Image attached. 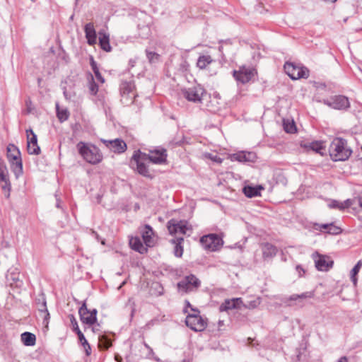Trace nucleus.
Instances as JSON below:
<instances>
[{"label": "nucleus", "mask_w": 362, "mask_h": 362, "mask_svg": "<svg viewBox=\"0 0 362 362\" xmlns=\"http://www.w3.org/2000/svg\"><path fill=\"white\" fill-rule=\"evenodd\" d=\"M329 153L332 160L344 161L349 158L352 153V150L348 146L346 139L336 137L329 145Z\"/></svg>", "instance_id": "obj_1"}, {"label": "nucleus", "mask_w": 362, "mask_h": 362, "mask_svg": "<svg viewBox=\"0 0 362 362\" xmlns=\"http://www.w3.org/2000/svg\"><path fill=\"white\" fill-rule=\"evenodd\" d=\"M77 148L79 153L86 162L95 165L102 161L103 154L95 146L80 141L77 144Z\"/></svg>", "instance_id": "obj_2"}, {"label": "nucleus", "mask_w": 362, "mask_h": 362, "mask_svg": "<svg viewBox=\"0 0 362 362\" xmlns=\"http://www.w3.org/2000/svg\"><path fill=\"white\" fill-rule=\"evenodd\" d=\"M147 154L141 152L140 150L135 151L130 161L131 167L138 173L144 176L149 177V171L147 166Z\"/></svg>", "instance_id": "obj_3"}, {"label": "nucleus", "mask_w": 362, "mask_h": 362, "mask_svg": "<svg viewBox=\"0 0 362 362\" xmlns=\"http://www.w3.org/2000/svg\"><path fill=\"white\" fill-rule=\"evenodd\" d=\"M7 158L11 163L12 170L16 177L23 174V163L21 152L14 144H8L7 146Z\"/></svg>", "instance_id": "obj_4"}, {"label": "nucleus", "mask_w": 362, "mask_h": 362, "mask_svg": "<svg viewBox=\"0 0 362 362\" xmlns=\"http://www.w3.org/2000/svg\"><path fill=\"white\" fill-rule=\"evenodd\" d=\"M182 93L186 100L194 103H202L206 95V90L199 84L184 88L182 90Z\"/></svg>", "instance_id": "obj_5"}, {"label": "nucleus", "mask_w": 362, "mask_h": 362, "mask_svg": "<svg viewBox=\"0 0 362 362\" xmlns=\"http://www.w3.org/2000/svg\"><path fill=\"white\" fill-rule=\"evenodd\" d=\"M192 313H188L185 320L186 325L195 332H201L206 327V321L199 315L197 309L192 308Z\"/></svg>", "instance_id": "obj_6"}, {"label": "nucleus", "mask_w": 362, "mask_h": 362, "mask_svg": "<svg viewBox=\"0 0 362 362\" xmlns=\"http://www.w3.org/2000/svg\"><path fill=\"white\" fill-rule=\"evenodd\" d=\"M121 101L125 105L134 103L136 96L135 85L132 81H122L120 84Z\"/></svg>", "instance_id": "obj_7"}, {"label": "nucleus", "mask_w": 362, "mask_h": 362, "mask_svg": "<svg viewBox=\"0 0 362 362\" xmlns=\"http://www.w3.org/2000/svg\"><path fill=\"white\" fill-rule=\"evenodd\" d=\"M284 70L286 74L293 80L299 78H307L309 76V70L300 65L293 63L286 62L284 64Z\"/></svg>", "instance_id": "obj_8"}, {"label": "nucleus", "mask_w": 362, "mask_h": 362, "mask_svg": "<svg viewBox=\"0 0 362 362\" xmlns=\"http://www.w3.org/2000/svg\"><path fill=\"white\" fill-rule=\"evenodd\" d=\"M257 74L255 69L243 66L238 70L233 71V76L238 82L243 84L248 83Z\"/></svg>", "instance_id": "obj_9"}, {"label": "nucleus", "mask_w": 362, "mask_h": 362, "mask_svg": "<svg viewBox=\"0 0 362 362\" xmlns=\"http://www.w3.org/2000/svg\"><path fill=\"white\" fill-rule=\"evenodd\" d=\"M168 229L169 233L173 234L185 235L188 231L191 232L192 228L185 221H177L171 219L168 223Z\"/></svg>", "instance_id": "obj_10"}, {"label": "nucleus", "mask_w": 362, "mask_h": 362, "mask_svg": "<svg viewBox=\"0 0 362 362\" xmlns=\"http://www.w3.org/2000/svg\"><path fill=\"white\" fill-rule=\"evenodd\" d=\"M200 243L204 249L215 251L222 245V240L218 235L211 233L202 236Z\"/></svg>", "instance_id": "obj_11"}, {"label": "nucleus", "mask_w": 362, "mask_h": 362, "mask_svg": "<svg viewBox=\"0 0 362 362\" xmlns=\"http://www.w3.org/2000/svg\"><path fill=\"white\" fill-rule=\"evenodd\" d=\"M139 231L146 247H151L155 245L157 237L151 226L148 224L140 226Z\"/></svg>", "instance_id": "obj_12"}, {"label": "nucleus", "mask_w": 362, "mask_h": 362, "mask_svg": "<svg viewBox=\"0 0 362 362\" xmlns=\"http://www.w3.org/2000/svg\"><path fill=\"white\" fill-rule=\"evenodd\" d=\"M200 285V281L194 275L186 276L183 280L177 284V287L180 291L183 292H189L194 288H197Z\"/></svg>", "instance_id": "obj_13"}, {"label": "nucleus", "mask_w": 362, "mask_h": 362, "mask_svg": "<svg viewBox=\"0 0 362 362\" xmlns=\"http://www.w3.org/2000/svg\"><path fill=\"white\" fill-rule=\"evenodd\" d=\"M0 185L5 196L9 197L11 183L8 178V173L6 165L0 159Z\"/></svg>", "instance_id": "obj_14"}, {"label": "nucleus", "mask_w": 362, "mask_h": 362, "mask_svg": "<svg viewBox=\"0 0 362 362\" xmlns=\"http://www.w3.org/2000/svg\"><path fill=\"white\" fill-rule=\"evenodd\" d=\"M27 135V150L30 155H39L40 153V148L37 144V135L32 129L26 130Z\"/></svg>", "instance_id": "obj_15"}, {"label": "nucleus", "mask_w": 362, "mask_h": 362, "mask_svg": "<svg viewBox=\"0 0 362 362\" xmlns=\"http://www.w3.org/2000/svg\"><path fill=\"white\" fill-rule=\"evenodd\" d=\"M315 267L322 272L328 271L333 266V261L327 256L316 254L313 255Z\"/></svg>", "instance_id": "obj_16"}, {"label": "nucleus", "mask_w": 362, "mask_h": 362, "mask_svg": "<svg viewBox=\"0 0 362 362\" xmlns=\"http://www.w3.org/2000/svg\"><path fill=\"white\" fill-rule=\"evenodd\" d=\"M148 160L155 164H163L165 163L167 158L166 150L164 148H157L150 151L147 154Z\"/></svg>", "instance_id": "obj_17"}, {"label": "nucleus", "mask_w": 362, "mask_h": 362, "mask_svg": "<svg viewBox=\"0 0 362 362\" xmlns=\"http://www.w3.org/2000/svg\"><path fill=\"white\" fill-rule=\"evenodd\" d=\"M325 103L331 107L337 110H344L349 107L348 98L343 95H336L325 102Z\"/></svg>", "instance_id": "obj_18"}, {"label": "nucleus", "mask_w": 362, "mask_h": 362, "mask_svg": "<svg viewBox=\"0 0 362 362\" xmlns=\"http://www.w3.org/2000/svg\"><path fill=\"white\" fill-rule=\"evenodd\" d=\"M102 141L105 146L109 148L111 151L117 153H124L127 150L126 143L119 139L114 140H105L102 139Z\"/></svg>", "instance_id": "obj_19"}, {"label": "nucleus", "mask_w": 362, "mask_h": 362, "mask_svg": "<svg viewBox=\"0 0 362 362\" xmlns=\"http://www.w3.org/2000/svg\"><path fill=\"white\" fill-rule=\"evenodd\" d=\"M315 296V292L307 291L304 292L301 294H293L289 297H285L282 299L283 303H284L286 306H295L296 303H293V301H296V300H302L307 298H312Z\"/></svg>", "instance_id": "obj_20"}, {"label": "nucleus", "mask_w": 362, "mask_h": 362, "mask_svg": "<svg viewBox=\"0 0 362 362\" xmlns=\"http://www.w3.org/2000/svg\"><path fill=\"white\" fill-rule=\"evenodd\" d=\"M240 303H243V300L241 298L226 299L220 305L219 310L221 312H225L232 309H238L241 308Z\"/></svg>", "instance_id": "obj_21"}, {"label": "nucleus", "mask_w": 362, "mask_h": 362, "mask_svg": "<svg viewBox=\"0 0 362 362\" xmlns=\"http://www.w3.org/2000/svg\"><path fill=\"white\" fill-rule=\"evenodd\" d=\"M256 158V154L250 151H240L232 156V160L238 162H255Z\"/></svg>", "instance_id": "obj_22"}, {"label": "nucleus", "mask_w": 362, "mask_h": 362, "mask_svg": "<svg viewBox=\"0 0 362 362\" xmlns=\"http://www.w3.org/2000/svg\"><path fill=\"white\" fill-rule=\"evenodd\" d=\"M37 308L41 315V317L43 318L44 323L48 324L49 313L47 308V303L44 296L37 299Z\"/></svg>", "instance_id": "obj_23"}, {"label": "nucleus", "mask_w": 362, "mask_h": 362, "mask_svg": "<svg viewBox=\"0 0 362 362\" xmlns=\"http://www.w3.org/2000/svg\"><path fill=\"white\" fill-rule=\"evenodd\" d=\"M84 31L88 44L95 45L97 41V35L93 24L92 23H87L85 25Z\"/></svg>", "instance_id": "obj_24"}, {"label": "nucleus", "mask_w": 362, "mask_h": 362, "mask_svg": "<svg viewBox=\"0 0 362 362\" xmlns=\"http://www.w3.org/2000/svg\"><path fill=\"white\" fill-rule=\"evenodd\" d=\"M98 34L100 48L105 52H110L112 50V47L110 44L109 34L104 30H100Z\"/></svg>", "instance_id": "obj_25"}, {"label": "nucleus", "mask_w": 362, "mask_h": 362, "mask_svg": "<svg viewBox=\"0 0 362 362\" xmlns=\"http://www.w3.org/2000/svg\"><path fill=\"white\" fill-rule=\"evenodd\" d=\"M129 245L134 250L141 254H144L147 252L148 247H146V245L144 246L143 245L139 237L132 238L129 240Z\"/></svg>", "instance_id": "obj_26"}, {"label": "nucleus", "mask_w": 362, "mask_h": 362, "mask_svg": "<svg viewBox=\"0 0 362 362\" xmlns=\"http://www.w3.org/2000/svg\"><path fill=\"white\" fill-rule=\"evenodd\" d=\"M262 189H264V187L262 185H247L243 187V192L246 197L251 198L260 196V192Z\"/></svg>", "instance_id": "obj_27"}, {"label": "nucleus", "mask_w": 362, "mask_h": 362, "mask_svg": "<svg viewBox=\"0 0 362 362\" xmlns=\"http://www.w3.org/2000/svg\"><path fill=\"white\" fill-rule=\"evenodd\" d=\"M305 148L310 149L316 153L323 154L322 151H324L325 149V146L324 145V142L319 141H315L312 142L305 143L301 145Z\"/></svg>", "instance_id": "obj_28"}, {"label": "nucleus", "mask_w": 362, "mask_h": 362, "mask_svg": "<svg viewBox=\"0 0 362 362\" xmlns=\"http://www.w3.org/2000/svg\"><path fill=\"white\" fill-rule=\"evenodd\" d=\"M262 251L264 259H269L276 255L277 249L274 245L267 243L262 245Z\"/></svg>", "instance_id": "obj_29"}, {"label": "nucleus", "mask_w": 362, "mask_h": 362, "mask_svg": "<svg viewBox=\"0 0 362 362\" xmlns=\"http://www.w3.org/2000/svg\"><path fill=\"white\" fill-rule=\"evenodd\" d=\"M352 205V200L351 199H346L344 202H339L337 200H332L329 204V207L330 209H337L339 210H344L345 209H347L350 207Z\"/></svg>", "instance_id": "obj_30"}, {"label": "nucleus", "mask_w": 362, "mask_h": 362, "mask_svg": "<svg viewBox=\"0 0 362 362\" xmlns=\"http://www.w3.org/2000/svg\"><path fill=\"white\" fill-rule=\"evenodd\" d=\"M210 55L204 54L199 57L197 62V66L200 69H204L206 66L213 62Z\"/></svg>", "instance_id": "obj_31"}, {"label": "nucleus", "mask_w": 362, "mask_h": 362, "mask_svg": "<svg viewBox=\"0 0 362 362\" xmlns=\"http://www.w3.org/2000/svg\"><path fill=\"white\" fill-rule=\"evenodd\" d=\"M21 340L25 346H34L35 344L36 337L34 334L25 332L21 334Z\"/></svg>", "instance_id": "obj_32"}, {"label": "nucleus", "mask_w": 362, "mask_h": 362, "mask_svg": "<svg viewBox=\"0 0 362 362\" xmlns=\"http://www.w3.org/2000/svg\"><path fill=\"white\" fill-rule=\"evenodd\" d=\"M261 303L259 297H253L252 299L247 300L245 303H240L242 306L247 309H254L257 308Z\"/></svg>", "instance_id": "obj_33"}, {"label": "nucleus", "mask_w": 362, "mask_h": 362, "mask_svg": "<svg viewBox=\"0 0 362 362\" xmlns=\"http://www.w3.org/2000/svg\"><path fill=\"white\" fill-rule=\"evenodd\" d=\"M184 240L183 238H177L176 240H173V243L175 245L174 248V254L176 257H180L183 254V248L181 245L182 241Z\"/></svg>", "instance_id": "obj_34"}, {"label": "nucleus", "mask_w": 362, "mask_h": 362, "mask_svg": "<svg viewBox=\"0 0 362 362\" xmlns=\"http://www.w3.org/2000/svg\"><path fill=\"white\" fill-rule=\"evenodd\" d=\"M57 116L61 122H63L68 119L69 112L66 109H60L59 105H56Z\"/></svg>", "instance_id": "obj_35"}, {"label": "nucleus", "mask_w": 362, "mask_h": 362, "mask_svg": "<svg viewBox=\"0 0 362 362\" xmlns=\"http://www.w3.org/2000/svg\"><path fill=\"white\" fill-rule=\"evenodd\" d=\"M78 313L80 315L81 320L85 324H86V320L84 319V317H89L91 318V317H92V315L90 313V310H88L85 303H83L82 305V306L80 308Z\"/></svg>", "instance_id": "obj_36"}, {"label": "nucleus", "mask_w": 362, "mask_h": 362, "mask_svg": "<svg viewBox=\"0 0 362 362\" xmlns=\"http://www.w3.org/2000/svg\"><path fill=\"white\" fill-rule=\"evenodd\" d=\"M284 129L287 133H294L296 127L293 121L284 120Z\"/></svg>", "instance_id": "obj_37"}, {"label": "nucleus", "mask_w": 362, "mask_h": 362, "mask_svg": "<svg viewBox=\"0 0 362 362\" xmlns=\"http://www.w3.org/2000/svg\"><path fill=\"white\" fill-rule=\"evenodd\" d=\"M146 57L150 63H156L159 61L160 55L154 52L146 50Z\"/></svg>", "instance_id": "obj_38"}, {"label": "nucleus", "mask_w": 362, "mask_h": 362, "mask_svg": "<svg viewBox=\"0 0 362 362\" xmlns=\"http://www.w3.org/2000/svg\"><path fill=\"white\" fill-rule=\"evenodd\" d=\"M75 330L76 331V334L78 337V339L80 341V342L81 343L82 346L86 348V346H88V348L89 349V350L90 349V345L88 344L87 340L86 339L83 334L81 332V331L79 329L78 327L76 325V328H75Z\"/></svg>", "instance_id": "obj_39"}, {"label": "nucleus", "mask_w": 362, "mask_h": 362, "mask_svg": "<svg viewBox=\"0 0 362 362\" xmlns=\"http://www.w3.org/2000/svg\"><path fill=\"white\" fill-rule=\"evenodd\" d=\"M112 342L111 341L106 337L102 336L100 337L99 340V346L101 349H107L110 346H111Z\"/></svg>", "instance_id": "obj_40"}, {"label": "nucleus", "mask_w": 362, "mask_h": 362, "mask_svg": "<svg viewBox=\"0 0 362 362\" xmlns=\"http://www.w3.org/2000/svg\"><path fill=\"white\" fill-rule=\"evenodd\" d=\"M90 313L92 315L91 318L89 317H86L84 319L86 320V324L89 325H93L96 321V315H97V310L93 309L92 310H90Z\"/></svg>", "instance_id": "obj_41"}, {"label": "nucleus", "mask_w": 362, "mask_h": 362, "mask_svg": "<svg viewBox=\"0 0 362 362\" xmlns=\"http://www.w3.org/2000/svg\"><path fill=\"white\" fill-rule=\"evenodd\" d=\"M341 232V229L334 226L333 223H329V228L327 231V233L332 234V235H337L339 234Z\"/></svg>", "instance_id": "obj_42"}, {"label": "nucleus", "mask_w": 362, "mask_h": 362, "mask_svg": "<svg viewBox=\"0 0 362 362\" xmlns=\"http://www.w3.org/2000/svg\"><path fill=\"white\" fill-rule=\"evenodd\" d=\"M359 272V269H358V267H354L350 273V278L353 284L356 286L357 284V278L356 275L358 274Z\"/></svg>", "instance_id": "obj_43"}, {"label": "nucleus", "mask_w": 362, "mask_h": 362, "mask_svg": "<svg viewBox=\"0 0 362 362\" xmlns=\"http://www.w3.org/2000/svg\"><path fill=\"white\" fill-rule=\"evenodd\" d=\"M328 228H329V223H325V224H315V229L316 230H327V231L328 230Z\"/></svg>", "instance_id": "obj_44"}, {"label": "nucleus", "mask_w": 362, "mask_h": 362, "mask_svg": "<svg viewBox=\"0 0 362 362\" xmlns=\"http://www.w3.org/2000/svg\"><path fill=\"white\" fill-rule=\"evenodd\" d=\"M98 90V85L93 81L90 85V91L92 94L95 95Z\"/></svg>", "instance_id": "obj_45"}, {"label": "nucleus", "mask_w": 362, "mask_h": 362, "mask_svg": "<svg viewBox=\"0 0 362 362\" xmlns=\"http://www.w3.org/2000/svg\"><path fill=\"white\" fill-rule=\"evenodd\" d=\"M94 74L98 81H100L102 83H104L105 80L102 76L101 74L100 73L99 70L95 71Z\"/></svg>", "instance_id": "obj_46"}, {"label": "nucleus", "mask_w": 362, "mask_h": 362, "mask_svg": "<svg viewBox=\"0 0 362 362\" xmlns=\"http://www.w3.org/2000/svg\"><path fill=\"white\" fill-rule=\"evenodd\" d=\"M90 66H91L92 69H93L94 73H95V71L99 70L98 66H97V64L94 61L93 57L90 58Z\"/></svg>", "instance_id": "obj_47"}, {"label": "nucleus", "mask_w": 362, "mask_h": 362, "mask_svg": "<svg viewBox=\"0 0 362 362\" xmlns=\"http://www.w3.org/2000/svg\"><path fill=\"white\" fill-rule=\"evenodd\" d=\"M354 202H357V204L360 206V207H361V208H362V197H360L356 198V199H354V200H352V203H353Z\"/></svg>", "instance_id": "obj_48"}, {"label": "nucleus", "mask_w": 362, "mask_h": 362, "mask_svg": "<svg viewBox=\"0 0 362 362\" xmlns=\"http://www.w3.org/2000/svg\"><path fill=\"white\" fill-rule=\"evenodd\" d=\"M185 303H186V306H185V309H184V312H185V313H188V311H187V308H190L191 309H192V308L191 307V305H190V303H189V301L186 300V301H185Z\"/></svg>", "instance_id": "obj_49"}, {"label": "nucleus", "mask_w": 362, "mask_h": 362, "mask_svg": "<svg viewBox=\"0 0 362 362\" xmlns=\"http://www.w3.org/2000/svg\"><path fill=\"white\" fill-rule=\"evenodd\" d=\"M90 232H91V234H95V239L98 241L100 240V235L93 230H90Z\"/></svg>", "instance_id": "obj_50"}, {"label": "nucleus", "mask_w": 362, "mask_h": 362, "mask_svg": "<svg viewBox=\"0 0 362 362\" xmlns=\"http://www.w3.org/2000/svg\"><path fill=\"white\" fill-rule=\"evenodd\" d=\"M293 303H296V305H298L299 307H303V303H302V300H296V301H293Z\"/></svg>", "instance_id": "obj_51"}, {"label": "nucleus", "mask_w": 362, "mask_h": 362, "mask_svg": "<svg viewBox=\"0 0 362 362\" xmlns=\"http://www.w3.org/2000/svg\"><path fill=\"white\" fill-rule=\"evenodd\" d=\"M338 362H348V359L346 356H342L339 359Z\"/></svg>", "instance_id": "obj_52"}, {"label": "nucleus", "mask_w": 362, "mask_h": 362, "mask_svg": "<svg viewBox=\"0 0 362 362\" xmlns=\"http://www.w3.org/2000/svg\"><path fill=\"white\" fill-rule=\"evenodd\" d=\"M115 358L117 361V362H122V357L120 356H119L118 354L115 355Z\"/></svg>", "instance_id": "obj_53"}, {"label": "nucleus", "mask_w": 362, "mask_h": 362, "mask_svg": "<svg viewBox=\"0 0 362 362\" xmlns=\"http://www.w3.org/2000/svg\"><path fill=\"white\" fill-rule=\"evenodd\" d=\"M361 266H362V261L359 260L354 267H358V269L360 270Z\"/></svg>", "instance_id": "obj_54"}, {"label": "nucleus", "mask_w": 362, "mask_h": 362, "mask_svg": "<svg viewBox=\"0 0 362 362\" xmlns=\"http://www.w3.org/2000/svg\"><path fill=\"white\" fill-rule=\"evenodd\" d=\"M84 349H85V350H86V355H87V356H89V355L90 354V350H91V349H90V350H89V349L88 348V346H86V348H84Z\"/></svg>", "instance_id": "obj_55"}, {"label": "nucleus", "mask_w": 362, "mask_h": 362, "mask_svg": "<svg viewBox=\"0 0 362 362\" xmlns=\"http://www.w3.org/2000/svg\"><path fill=\"white\" fill-rule=\"evenodd\" d=\"M213 159H214L215 161L218 162V163H221V160H221V158H216H216H213Z\"/></svg>", "instance_id": "obj_56"}, {"label": "nucleus", "mask_w": 362, "mask_h": 362, "mask_svg": "<svg viewBox=\"0 0 362 362\" xmlns=\"http://www.w3.org/2000/svg\"><path fill=\"white\" fill-rule=\"evenodd\" d=\"M56 206L57 208H61V205H60V201L57 199V204H56Z\"/></svg>", "instance_id": "obj_57"}, {"label": "nucleus", "mask_w": 362, "mask_h": 362, "mask_svg": "<svg viewBox=\"0 0 362 362\" xmlns=\"http://www.w3.org/2000/svg\"><path fill=\"white\" fill-rule=\"evenodd\" d=\"M148 351H149V355H153L154 354L153 351V349L151 348Z\"/></svg>", "instance_id": "obj_58"}, {"label": "nucleus", "mask_w": 362, "mask_h": 362, "mask_svg": "<svg viewBox=\"0 0 362 362\" xmlns=\"http://www.w3.org/2000/svg\"><path fill=\"white\" fill-rule=\"evenodd\" d=\"M144 346L148 350L151 349V347L146 343H144Z\"/></svg>", "instance_id": "obj_59"}, {"label": "nucleus", "mask_w": 362, "mask_h": 362, "mask_svg": "<svg viewBox=\"0 0 362 362\" xmlns=\"http://www.w3.org/2000/svg\"><path fill=\"white\" fill-rule=\"evenodd\" d=\"M218 49L220 52H222L223 46L222 45L219 46Z\"/></svg>", "instance_id": "obj_60"}, {"label": "nucleus", "mask_w": 362, "mask_h": 362, "mask_svg": "<svg viewBox=\"0 0 362 362\" xmlns=\"http://www.w3.org/2000/svg\"><path fill=\"white\" fill-rule=\"evenodd\" d=\"M100 242H101V244H102V245H105V240H100Z\"/></svg>", "instance_id": "obj_61"}, {"label": "nucleus", "mask_w": 362, "mask_h": 362, "mask_svg": "<svg viewBox=\"0 0 362 362\" xmlns=\"http://www.w3.org/2000/svg\"><path fill=\"white\" fill-rule=\"evenodd\" d=\"M182 362H189V361H185V360H184Z\"/></svg>", "instance_id": "obj_62"}]
</instances>
